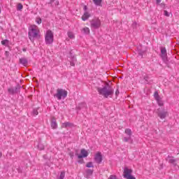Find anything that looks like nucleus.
I'll use <instances>...</instances> for the list:
<instances>
[{
  "label": "nucleus",
  "mask_w": 179,
  "mask_h": 179,
  "mask_svg": "<svg viewBox=\"0 0 179 179\" xmlns=\"http://www.w3.org/2000/svg\"><path fill=\"white\" fill-rule=\"evenodd\" d=\"M98 93L101 94V96H103L105 99H108V97H113L114 95V89L112 88L110 85L107 84L103 87H98L97 88Z\"/></svg>",
  "instance_id": "1"
},
{
  "label": "nucleus",
  "mask_w": 179,
  "mask_h": 179,
  "mask_svg": "<svg viewBox=\"0 0 179 179\" xmlns=\"http://www.w3.org/2000/svg\"><path fill=\"white\" fill-rule=\"evenodd\" d=\"M28 34L29 40L32 43H34V38H37L38 37V30H37V26H31V29H29Z\"/></svg>",
  "instance_id": "2"
},
{
  "label": "nucleus",
  "mask_w": 179,
  "mask_h": 179,
  "mask_svg": "<svg viewBox=\"0 0 179 179\" xmlns=\"http://www.w3.org/2000/svg\"><path fill=\"white\" fill-rule=\"evenodd\" d=\"M68 96V91L62 88H58L57 93L54 94V97H57V100H62V99H66Z\"/></svg>",
  "instance_id": "3"
},
{
  "label": "nucleus",
  "mask_w": 179,
  "mask_h": 179,
  "mask_svg": "<svg viewBox=\"0 0 179 179\" xmlns=\"http://www.w3.org/2000/svg\"><path fill=\"white\" fill-rule=\"evenodd\" d=\"M90 26L92 29H99L101 26V20L99 17H94L90 21Z\"/></svg>",
  "instance_id": "4"
},
{
  "label": "nucleus",
  "mask_w": 179,
  "mask_h": 179,
  "mask_svg": "<svg viewBox=\"0 0 179 179\" xmlns=\"http://www.w3.org/2000/svg\"><path fill=\"white\" fill-rule=\"evenodd\" d=\"M45 40L46 44H52L54 42V34L52 33V31L48 30L46 32Z\"/></svg>",
  "instance_id": "5"
},
{
  "label": "nucleus",
  "mask_w": 179,
  "mask_h": 179,
  "mask_svg": "<svg viewBox=\"0 0 179 179\" xmlns=\"http://www.w3.org/2000/svg\"><path fill=\"white\" fill-rule=\"evenodd\" d=\"M157 114L161 120H164L166 117H168L169 112H167V110L164 109H163L162 110H160V109H157Z\"/></svg>",
  "instance_id": "6"
},
{
  "label": "nucleus",
  "mask_w": 179,
  "mask_h": 179,
  "mask_svg": "<svg viewBox=\"0 0 179 179\" xmlns=\"http://www.w3.org/2000/svg\"><path fill=\"white\" fill-rule=\"evenodd\" d=\"M20 85H17L15 88H8V92L9 93V94H16V93H17V92H19V90H20Z\"/></svg>",
  "instance_id": "7"
},
{
  "label": "nucleus",
  "mask_w": 179,
  "mask_h": 179,
  "mask_svg": "<svg viewBox=\"0 0 179 179\" xmlns=\"http://www.w3.org/2000/svg\"><path fill=\"white\" fill-rule=\"evenodd\" d=\"M94 160L96 163H97L98 164H100V163L103 162V155H101V152H96L94 157Z\"/></svg>",
  "instance_id": "8"
},
{
  "label": "nucleus",
  "mask_w": 179,
  "mask_h": 179,
  "mask_svg": "<svg viewBox=\"0 0 179 179\" xmlns=\"http://www.w3.org/2000/svg\"><path fill=\"white\" fill-rule=\"evenodd\" d=\"M81 155L76 154L78 159H83V157H87L89 156V152L85 149H82L80 151Z\"/></svg>",
  "instance_id": "9"
},
{
  "label": "nucleus",
  "mask_w": 179,
  "mask_h": 179,
  "mask_svg": "<svg viewBox=\"0 0 179 179\" xmlns=\"http://www.w3.org/2000/svg\"><path fill=\"white\" fill-rule=\"evenodd\" d=\"M124 178H128L129 177H131L132 175V169H129L127 167L124 169Z\"/></svg>",
  "instance_id": "10"
},
{
  "label": "nucleus",
  "mask_w": 179,
  "mask_h": 179,
  "mask_svg": "<svg viewBox=\"0 0 179 179\" xmlns=\"http://www.w3.org/2000/svg\"><path fill=\"white\" fill-rule=\"evenodd\" d=\"M50 125L52 129H57V128H58V124H57V119L55 118V117H51Z\"/></svg>",
  "instance_id": "11"
},
{
  "label": "nucleus",
  "mask_w": 179,
  "mask_h": 179,
  "mask_svg": "<svg viewBox=\"0 0 179 179\" xmlns=\"http://www.w3.org/2000/svg\"><path fill=\"white\" fill-rule=\"evenodd\" d=\"M161 57L163 61H167V50L166 48H161Z\"/></svg>",
  "instance_id": "12"
},
{
  "label": "nucleus",
  "mask_w": 179,
  "mask_h": 179,
  "mask_svg": "<svg viewBox=\"0 0 179 179\" xmlns=\"http://www.w3.org/2000/svg\"><path fill=\"white\" fill-rule=\"evenodd\" d=\"M90 17V13L88 12L84 13L83 15L82 16L81 19L83 20V22H85V20H87Z\"/></svg>",
  "instance_id": "13"
},
{
  "label": "nucleus",
  "mask_w": 179,
  "mask_h": 179,
  "mask_svg": "<svg viewBox=\"0 0 179 179\" xmlns=\"http://www.w3.org/2000/svg\"><path fill=\"white\" fill-rule=\"evenodd\" d=\"M20 64H22V65H24V66H27V59L22 57L21 59H20Z\"/></svg>",
  "instance_id": "14"
},
{
  "label": "nucleus",
  "mask_w": 179,
  "mask_h": 179,
  "mask_svg": "<svg viewBox=\"0 0 179 179\" xmlns=\"http://www.w3.org/2000/svg\"><path fill=\"white\" fill-rule=\"evenodd\" d=\"M73 124L69 122H66L62 124V128H68V127H73Z\"/></svg>",
  "instance_id": "15"
},
{
  "label": "nucleus",
  "mask_w": 179,
  "mask_h": 179,
  "mask_svg": "<svg viewBox=\"0 0 179 179\" xmlns=\"http://www.w3.org/2000/svg\"><path fill=\"white\" fill-rule=\"evenodd\" d=\"M86 107V103L85 102L80 103L76 106L77 110H82V108H85Z\"/></svg>",
  "instance_id": "16"
},
{
  "label": "nucleus",
  "mask_w": 179,
  "mask_h": 179,
  "mask_svg": "<svg viewBox=\"0 0 179 179\" xmlns=\"http://www.w3.org/2000/svg\"><path fill=\"white\" fill-rule=\"evenodd\" d=\"M124 142H129L130 141V143H133L134 141H132V138H131V136H129V137H124L123 138Z\"/></svg>",
  "instance_id": "17"
},
{
  "label": "nucleus",
  "mask_w": 179,
  "mask_h": 179,
  "mask_svg": "<svg viewBox=\"0 0 179 179\" xmlns=\"http://www.w3.org/2000/svg\"><path fill=\"white\" fill-rule=\"evenodd\" d=\"M1 45H5L6 47H8V45H9V40L5 39L1 41Z\"/></svg>",
  "instance_id": "18"
},
{
  "label": "nucleus",
  "mask_w": 179,
  "mask_h": 179,
  "mask_svg": "<svg viewBox=\"0 0 179 179\" xmlns=\"http://www.w3.org/2000/svg\"><path fill=\"white\" fill-rule=\"evenodd\" d=\"M154 97H155V99L156 101H157V100L162 99V98L160 97V95H159V92H157V91H155V93H154Z\"/></svg>",
  "instance_id": "19"
},
{
  "label": "nucleus",
  "mask_w": 179,
  "mask_h": 179,
  "mask_svg": "<svg viewBox=\"0 0 179 179\" xmlns=\"http://www.w3.org/2000/svg\"><path fill=\"white\" fill-rule=\"evenodd\" d=\"M124 132L128 135V136L131 137L132 136V131L130 129H126Z\"/></svg>",
  "instance_id": "20"
},
{
  "label": "nucleus",
  "mask_w": 179,
  "mask_h": 179,
  "mask_svg": "<svg viewBox=\"0 0 179 179\" xmlns=\"http://www.w3.org/2000/svg\"><path fill=\"white\" fill-rule=\"evenodd\" d=\"M102 0H93V2L96 6H100L101 5Z\"/></svg>",
  "instance_id": "21"
},
{
  "label": "nucleus",
  "mask_w": 179,
  "mask_h": 179,
  "mask_svg": "<svg viewBox=\"0 0 179 179\" xmlns=\"http://www.w3.org/2000/svg\"><path fill=\"white\" fill-rule=\"evenodd\" d=\"M176 160L174 159H170L169 160V163H171V164H173V166H177V164L176 163Z\"/></svg>",
  "instance_id": "22"
},
{
  "label": "nucleus",
  "mask_w": 179,
  "mask_h": 179,
  "mask_svg": "<svg viewBox=\"0 0 179 179\" xmlns=\"http://www.w3.org/2000/svg\"><path fill=\"white\" fill-rule=\"evenodd\" d=\"M83 31H84V33L85 34H90V29H89V28H87V27L83 28Z\"/></svg>",
  "instance_id": "23"
},
{
  "label": "nucleus",
  "mask_w": 179,
  "mask_h": 179,
  "mask_svg": "<svg viewBox=\"0 0 179 179\" xmlns=\"http://www.w3.org/2000/svg\"><path fill=\"white\" fill-rule=\"evenodd\" d=\"M33 115H38V108H34L32 111Z\"/></svg>",
  "instance_id": "24"
},
{
  "label": "nucleus",
  "mask_w": 179,
  "mask_h": 179,
  "mask_svg": "<svg viewBox=\"0 0 179 179\" xmlns=\"http://www.w3.org/2000/svg\"><path fill=\"white\" fill-rule=\"evenodd\" d=\"M157 102L160 107L164 105V103H163V101H162V98H160L159 100H157Z\"/></svg>",
  "instance_id": "25"
},
{
  "label": "nucleus",
  "mask_w": 179,
  "mask_h": 179,
  "mask_svg": "<svg viewBox=\"0 0 179 179\" xmlns=\"http://www.w3.org/2000/svg\"><path fill=\"white\" fill-rule=\"evenodd\" d=\"M17 10H22L23 9V5L22 3H18L17 6Z\"/></svg>",
  "instance_id": "26"
},
{
  "label": "nucleus",
  "mask_w": 179,
  "mask_h": 179,
  "mask_svg": "<svg viewBox=\"0 0 179 179\" xmlns=\"http://www.w3.org/2000/svg\"><path fill=\"white\" fill-rule=\"evenodd\" d=\"M68 36L69 38H75V35L72 32H68Z\"/></svg>",
  "instance_id": "27"
},
{
  "label": "nucleus",
  "mask_w": 179,
  "mask_h": 179,
  "mask_svg": "<svg viewBox=\"0 0 179 179\" xmlns=\"http://www.w3.org/2000/svg\"><path fill=\"white\" fill-rule=\"evenodd\" d=\"M86 173L88 176H92V174H93V170L92 169H87L86 170Z\"/></svg>",
  "instance_id": "28"
},
{
  "label": "nucleus",
  "mask_w": 179,
  "mask_h": 179,
  "mask_svg": "<svg viewBox=\"0 0 179 179\" xmlns=\"http://www.w3.org/2000/svg\"><path fill=\"white\" fill-rule=\"evenodd\" d=\"M86 167H88V169H90V167H94L93 166V162H88V163H87Z\"/></svg>",
  "instance_id": "29"
},
{
  "label": "nucleus",
  "mask_w": 179,
  "mask_h": 179,
  "mask_svg": "<svg viewBox=\"0 0 179 179\" xmlns=\"http://www.w3.org/2000/svg\"><path fill=\"white\" fill-rule=\"evenodd\" d=\"M64 178H65V171H62L59 176V179H64Z\"/></svg>",
  "instance_id": "30"
},
{
  "label": "nucleus",
  "mask_w": 179,
  "mask_h": 179,
  "mask_svg": "<svg viewBox=\"0 0 179 179\" xmlns=\"http://www.w3.org/2000/svg\"><path fill=\"white\" fill-rule=\"evenodd\" d=\"M36 23H38V24H41V22H42L41 17H37L36 19Z\"/></svg>",
  "instance_id": "31"
},
{
  "label": "nucleus",
  "mask_w": 179,
  "mask_h": 179,
  "mask_svg": "<svg viewBox=\"0 0 179 179\" xmlns=\"http://www.w3.org/2000/svg\"><path fill=\"white\" fill-rule=\"evenodd\" d=\"M164 16H166L167 17H169V16H170V14H169V12L167 10H164Z\"/></svg>",
  "instance_id": "32"
},
{
  "label": "nucleus",
  "mask_w": 179,
  "mask_h": 179,
  "mask_svg": "<svg viewBox=\"0 0 179 179\" xmlns=\"http://www.w3.org/2000/svg\"><path fill=\"white\" fill-rule=\"evenodd\" d=\"M71 58H72V60L71 61H73V62H76V61H77V59H76V56H71Z\"/></svg>",
  "instance_id": "33"
},
{
  "label": "nucleus",
  "mask_w": 179,
  "mask_h": 179,
  "mask_svg": "<svg viewBox=\"0 0 179 179\" xmlns=\"http://www.w3.org/2000/svg\"><path fill=\"white\" fill-rule=\"evenodd\" d=\"M144 80H145L146 83H149V77L145 76L144 77Z\"/></svg>",
  "instance_id": "34"
},
{
  "label": "nucleus",
  "mask_w": 179,
  "mask_h": 179,
  "mask_svg": "<svg viewBox=\"0 0 179 179\" xmlns=\"http://www.w3.org/2000/svg\"><path fill=\"white\" fill-rule=\"evenodd\" d=\"M145 52V51H140L138 52V54L141 55V57H143V53Z\"/></svg>",
  "instance_id": "35"
},
{
  "label": "nucleus",
  "mask_w": 179,
  "mask_h": 179,
  "mask_svg": "<svg viewBox=\"0 0 179 179\" xmlns=\"http://www.w3.org/2000/svg\"><path fill=\"white\" fill-rule=\"evenodd\" d=\"M70 65L71 66H75V62H73V61L70 62Z\"/></svg>",
  "instance_id": "36"
},
{
  "label": "nucleus",
  "mask_w": 179,
  "mask_h": 179,
  "mask_svg": "<svg viewBox=\"0 0 179 179\" xmlns=\"http://www.w3.org/2000/svg\"><path fill=\"white\" fill-rule=\"evenodd\" d=\"M127 179H136V178L133 176H129V178H127Z\"/></svg>",
  "instance_id": "37"
},
{
  "label": "nucleus",
  "mask_w": 179,
  "mask_h": 179,
  "mask_svg": "<svg viewBox=\"0 0 179 179\" xmlns=\"http://www.w3.org/2000/svg\"><path fill=\"white\" fill-rule=\"evenodd\" d=\"M5 55H6V57H9V52L8 51H6L5 52Z\"/></svg>",
  "instance_id": "38"
},
{
  "label": "nucleus",
  "mask_w": 179,
  "mask_h": 179,
  "mask_svg": "<svg viewBox=\"0 0 179 179\" xmlns=\"http://www.w3.org/2000/svg\"><path fill=\"white\" fill-rule=\"evenodd\" d=\"M120 94V91L118 90L115 92V96H118Z\"/></svg>",
  "instance_id": "39"
},
{
  "label": "nucleus",
  "mask_w": 179,
  "mask_h": 179,
  "mask_svg": "<svg viewBox=\"0 0 179 179\" xmlns=\"http://www.w3.org/2000/svg\"><path fill=\"white\" fill-rule=\"evenodd\" d=\"M132 27H134L135 29V27H136V22H134L132 24Z\"/></svg>",
  "instance_id": "40"
},
{
  "label": "nucleus",
  "mask_w": 179,
  "mask_h": 179,
  "mask_svg": "<svg viewBox=\"0 0 179 179\" xmlns=\"http://www.w3.org/2000/svg\"><path fill=\"white\" fill-rule=\"evenodd\" d=\"M157 4L159 5L160 2H162V0H156Z\"/></svg>",
  "instance_id": "41"
},
{
  "label": "nucleus",
  "mask_w": 179,
  "mask_h": 179,
  "mask_svg": "<svg viewBox=\"0 0 179 179\" xmlns=\"http://www.w3.org/2000/svg\"><path fill=\"white\" fill-rule=\"evenodd\" d=\"M84 10H87V6H84Z\"/></svg>",
  "instance_id": "42"
},
{
  "label": "nucleus",
  "mask_w": 179,
  "mask_h": 179,
  "mask_svg": "<svg viewBox=\"0 0 179 179\" xmlns=\"http://www.w3.org/2000/svg\"><path fill=\"white\" fill-rule=\"evenodd\" d=\"M55 1V0H50V3H52Z\"/></svg>",
  "instance_id": "43"
},
{
  "label": "nucleus",
  "mask_w": 179,
  "mask_h": 179,
  "mask_svg": "<svg viewBox=\"0 0 179 179\" xmlns=\"http://www.w3.org/2000/svg\"><path fill=\"white\" fill-rule=\"evenodd\" d=\"M79 163H83V159H80L78 161Z\"/></svg>",
  "instance_id": "44"
},
{
  "label": "nucleus",
  "mask_w": 179,
  "mask_h": 179,
  "mask_svg": "<svg viewBox=\"0 0 179 179\" xmlns=\"http://www.w3.org/2000/svg\"><path fill=\"white\" fill-rule=\"evenodd\" d=\"M1 157H2V152H0V159H1Z\"/></svg>",
  "instance_id": "45"
},
{
  "label": "nucleus",
  "mask_w": 179,
  "mask_h": 179,
  "mask_svg": "<svg viewBox=\"0 0 179 179\" xmlns=\"http://www.w3.org/2000/svg\"><path fill=\"white\" fill-rule=\"evenodd\" d=\"M22 51L26 52V49H24V48L22 49Z\"/></svg>",
  "instance_id": "46"
},
{
  "label": "nucleus",
  "mask_w": 179,
  "mask_h": 179,
  "mask_svg": "<svg viewBox=\"0 0 179 179\" xmlns=\"http://www.w3.org/2000/svg\"><path fill=\"white\" fill-rule=\"evenodd\" d=\"M44 150V147H43L42 148H41V150Z\"/></svg>",
  "instance_id": "47"
},
{
  "label": "nucleus",
  "mask_w": 179,
  "mask_h": 179,
  "mask_svg": "<svg viewBox=\"0 0 179 179\" xmlns=\"http://www.w3.org/2000/svg\"><path fill=\"white\" fill-rule=\"evenodd\" d=\"M70 155L72 157V156H73V154H70Z\"/></svg>",
  "instance_id": "48"
},
{
  "label": "nucleus",
  "mask_w": 179,
  "mask_h": 179,
  "mask_svg": "<svg viewBox=\"0 0 179 179\" xmlns=\"http://www.w3.org/2000/svg\"><path fill=\"white\" fill-rule=\"evenodd\" d=\"M168 157H169V159H171V157H170V156H169Z\"/></svg>",
  "instance_id": "49"
},
{
  "label": "nucleus",
  "mask_w": 179,
  "mask_h": 179,
  "mask_svg": "<svg viewBox=\"0 0 179 179\" xmlns=\"http://www.w3.org/2000/svg\"><path fill=\"white\" fill-rule=\"evenodd\" d=\"M70 54L71 55V54H72V52H70Z\"/></svg>",
  "instance_id": "50"
}]
</instances>
